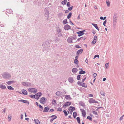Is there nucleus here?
I'll list each match as a JSON object with an SVG mask.
<instances>
[{
    "instance_id": "f257e3e1",
    "label": "nucleus",
    "mask_w": 124,
    "mask_h": 124,
    "mask_svg": "<svg viewBox=\"0 0 124 124\" xmlns=\"http://www.w3.org/2000/svg\"><path fill=\"white\" fill-rule=\"evenodd\" d=\"M2 76L4 78L6 79H9L11 77V74L7 72H4L2 75Z\"/></svg>"
},
{
    "instance_id": "f03ea898",
    "label": "nucleus",
    "mask_w": 124,
    "mask_h": 124,
    "mask_svg": "<svg viewBox=\"0 0 124 124\" xmlns=\"http://www.w3.org/2000/svg\"><path fill=\"white\" fill-rule=\"evenodd\" d=\"M117 14L115 13L114 14L113 17V24L114 25H116L117 23Z\"/></svg>"
},
{
    "instance_id": "7ed1b4c3",
    "label": "nucleus",
    "mask_w": 124,
    "mask_h": 124,
    "mask_svg": "<svg viewBox=\"0 0 124 124\" xmlns=\"http://www.w3.org/2000/svg\"><path fill=\"white\" fill-rule=\"evenodd\" d=\"M22 84L24 86L27 87H30L32 85L31 83L30 82H23L22 83Z\"/></svg>"
},
{
    "instance_id": "20e7f679",
    "label": "nucleus",
    "mask_w": 124,
    "mask_h": 124,
    "mask_svg": "<svg viewBox=\"0 0 124 124\" xmlns=\"http://www.w3.org/2000/svg\"><path fill=\"white\" fill-rule=\"evenodd\" d=\"M47 99L44 97H42L39 100L40 102L42 104H44L46 103L47 101Z\"/></svg>"
},
{
    "instance_id": "39448f33",
    "label": "nucleus",
    "mask_w": 124,
    "mask_h": 124,
    "mask_svg": "<svg viewBox=\"0 0 124 124\" xmlns=\"http://www.w3.org/2000/svg\"><path fill=\"white\" fill-rule=\"evenodd\" d=\"M28 91L31 93H36L37 92L36 89L32 88H30L28 89Z\"/></svg>"
},
{
    "instance_id": "423d86ee",
    "label": "nucleus",
    "mask_w": 124,
    "mask_h": 124,
    "mask_svg": "<svg viewBox=\"0 0 124 124\" xmlns=\"http://www.w3.org/2000/svg\"><path fill=\"white\" fill-rule=\"evenodd\" d=\"M85 32V30L80 31L77 32V33L78 34V36L80 37L84 34V32Z\"/></svg>"
},
{
    "instance_id": "0eeeda50",
    "label": "nucleus",
    "mask_w": 124,
    "mask_h": 124,
    "mask_svg": "<svg viewBox=\"0 0 124 124\" xmlns=\"http://www.w3.org/2000/svg\"><path fill=\"white\" fill-rule=\"evenodd\" d=\"M88 101L90 103H98V101H95L94 99L92 98L90 99Z\"/></svg>"
},
{
    "instance_id": "6e6552de",
    "label": "nucleus",
    "mask_w": 124,
    "mask_h": 124,
    "mask_svg": "<svg viewBox=\"0 0 124 124\" xmlns=\"http://www.w3.org/2000/svg\"><path fill=\"white\" fill-rule=\"evenodd\" d=\"M57 31L58 33V36L60 37L62 35L61 31L62 30L61 29H60L58 28L57 29Z\"/></svg>"
},
{
    "instance_id": "1a4fd4ad",
    "label": "nucleus",
    "mask_w": 124,
    "mask_h": 124,
    "mask_svg": "<svg viewBox=\"0 0 124 124\" xmlns=\"http://www.w3.org/2000/svg\"><path fill=\"white\" fill-rule=\"evenodd\" d=\"M64 29L66 30H68L71 29V27L68 24L65 25L64 27Z\"/></svg>"
},
{
    "instance_id": "9d476101",
    "label": "nucleus",
    "mask_w": 124,
    "mask_h": 124,
    "mask_svg": "<svg viewBox=\"0 0 124 124\" xmlns=\"http://www.w3.org/2000/svg\"><path fill=\"white\" fill-rule=\"evenodd\" d=\"M55 94L56 95L58 96L59 97L62 96V95H63V93H62L60 91H57V92Z\"/></svg>"
},
{
    "instance_id": "9b49d317",
    "label": "nucleus",
    "mask_w": 124,
    "mask_h": 124,
    "mask_svg": "<svg viewBox=\"0 0 124 124\" xmlns=\"http://www.w3.org/2000/svg\"><path fill=\"white\" fill-rule=\"evenodd\" d=\"M71 104V102H67L65 103L63 106V107H66L69 105H70Z\"/></svg>"
},
{
    "instance_id": "f8f14e48",
    "label": "nucleus",
    "mask_w": 124,
    "mask_h": 124,
    "mask_svg": "<svg viewBox=\"0 0 124 124\" xmlns=\"http://www.w3.org/2000/svg\"><path fill=\"white\" fill-rule=\"evenodd\" d=\"M83 51V50L82 49H81L79 50H78L77 53V55H79V54H80L82 53Z\"/></svg>"
},
{
    "instance_id": "ddd939ff",
    "label": "nucleus",
    "mask_w": 124,
    "mask_h": 124,
    "mask_svg": "<svg viewBox=\"0 0 124 124\" xmlns=\"http://www.w3.org/2000/svg\"><path fill=\"white\" fill-rule=\"evenodd\" d=\"M68 42L70 43H73V42L72 41V40L71 38V37H69L67 39Z\"/></svg>"
},
{
    "instance_id": "4468645a",
    "label": "nucleus",
    "mask_w": 124,
    "mask_h": 124,
    "mask_svg": "<svg viewBox=\"0 0 124 124\" xmlns=\"http://www.w3.org/2000/svg\"><path fill=\"white\" fill-rule=\"evenodd\" d=\"M18 101L20 102H22L25 103H28L29 104V102L27 100H18Z\"/></svg>"
},
{
    "instance_id": "2eb2a0df",
    "label": "nucleus",
    "mask_w": 124,
    "mask_h": 124,
    "mask_svg": "<svg viewBox=\"0 0 124 124\" xmlns=\"http://www.w3.org/2000/svg\"><path fill=\"white\" fill-rule=\"evenodd\" d=\"M49 12L47 10H46L45 14V16L46 17L48 18L49 16Z\"/></svg>"
},
{
    "instance_id": "dca6fc26",
    "label": "nucleus",
    "mask_w": 124,
    "mask_h": 124,
    "mask_svg": "<svg viewBox=\"0 0 124 124\" xmlns=\"http://www.w3.org/2000/svg\"><path fill=\"white\" fill-rule=\"evenodd\" d=\"M51 117L52 118L53 117V118H52L50 120V121L51 122H52L54 119L57 118L56 116L54 115L52 116Z\"/></svg>"
},
{
    "instance_id": "f3484780",
    "label": "nucleus",
    "mask_w": 124,
    "mask_h": 124,
    "mask_svg": "<svg viewBox=\"0 0 124 124\" xmlns=\"http://www.w3.org/2000/svg\"><path fill=\"white\" fill-rule=\"evenodd\" d=\"M49 109L48 107H46L44 108L43 112H47L48 111V110Z\"/></svg>"
},
{
    "instance_id": "a211bd4d",
    "label": "nucleus",
    "mask_w": 124,
    "mask_h": 124,
    "mask_svg": "<svg viewBox=\"0 0 124 124\" xmlns=\"http://www.w3.org/2000/svg\"><path fill=\"white\" fill-rule=\"evenodd\" d=\"M75 107L72 106H70V107L69 108V110L70 111L71 110V112H73V111L75 110Z\"/></svg>"
},
{
    "instance_id": "6ab92c4d",
    "label": "nucleus",
    "mask_w": 124,
    "mask_h": 124,
    "mask_svg": "<svg viewBox=\"0 0 124 124\" xmlns=\"http://www.w3.org/2000/svg\"><path fill=\"white\" fill-rule=\"evenodd\" d=\"M65 97L66 99L69 100H70L72 99V98L70 97V95H65Z\"/></svg>"
},
{
    "instance_id": "aec40b11",
    "label": "nucleus",
    "mask_w": 124,
    "mask_h": 124,
    "mask_svg": "<svg viewBox=\"0 0 124 124\" xmlns=\"http://www.w3.org/2000/svg\"><path fill=\"white\" fill-rule=\"evenodd\" d=\"M78 71V69L76 68H73L72 70V71L74 73H76Z\"/></svg>"
},
{
    "instance_id": "412c9836",
    "label": "nucleus",
    "mask_w": 124,
    "mask_h": 124,
    "mask_svg": "<svg viewBox=\"0 0 124 124\" xmlns=\"http://www.w3.org/2000/svg\"><path fill=\"white\" fill-rule=\"evenodd\" d=\"M85 38H86L85 37H85H81L78 39H77V41H76V42H77L78 41H79L81 39H83L84 40L85 39Z\"/></svg>"
},
{
    "instance_id": "4be33fe9",
    "label": "nucleus",
    "mask_w": 124,
    "mask_h": 124,
    "mask_svg": "<svg viewBox=\"0 0 124 124\" xmlns=\"http://www.w3.org/2000/svg\"><path fill=\"white\" fill-rule=\"evenodd\" d=\"M22 94L25 95H27V93L26 91L24 89H23L22 90Z\"/></svg>"
},
{
    "instance_id": "5701e85b",
    "label": "nucleus",
    "mask_w": 124,
    "mask_h": 124,
    "mask_svg": "<svg viewBox=\"0 0 124 124\" xmlns=\"http://www.w3.org/2000/svg\"><path fill=\"white\" fill-rule=\"evenodd\" d=\"M73 81V79L72 77H70L68 78V81L70 83H72Z\"/></svg>"
},
{
    "instance_id": "b1692460",
    "label": "nucleus",
    "mask_w": 124,
    "mask_h": 124,
    "mask_svg": "<svg viewBox=\"0 0 124 124\" xmlns=\"http://www.w3.org/2000/svg\"><path fill=\"white\" fill-rule=\"evenodd\" d=\"M34 121L36 124H40V122L37 119H35Z\"/></svg>"
},
{
    "instance_id": "393cba45",
    "label": "nucleus",
    "mask_w": 124,
    "mask_h": 124,
    "mask_svg": "<svg viewBox=\"0 0 124 124\" xmlns=\"http://www.w3.org/2000/svg\"><path fill=\"white\" fill-rule=\"evenodd\" d=\"M0 88L2 89H5L6 88L5 85L2 84L0 85Z\"/></svg>"
},
{
    "instance_id": "a878e982",
    "label": "nucleus",
    "mask_w": 124,
    "mask_h": 124,
    "mask_svg": "<svg viewBox=\"0 0 124 124\" xmlns=\"http://www.w3.org/2000/svg\"><path fill=\"white\" fill-rule=\"evenodd\" d=\"M80 104L84 108L85 106V104L82 101H80L79 102Z\"/></svg>"
},
{
    "instance_id": "bb28decb",
    "label": "nucleus",
    "mask_w": 124,
    "mask_h": 124,
    "mask_svg": "<svg viewBox=\"0 0 124 124\" xmlns=\"http://www.w3.org/2000/svg\"><path fill=\"white\" fill-rule=\"evenodd\" d=\"M14 82V81H9L6 82V83L8 85H10L12 84Z\"/></svg>"
},
{
    "instance_id": "cd10ccee",
    "label": "nucleus",
    "mask_w": 124,
    "mask_h": 124,
    "mask_svg": "<svg viewBox=\"0 0 124 124\" xmlns=\"http://www.w3.org/2000/svg\"><path fill=\"white\" fill-rule=\"evenodd\" d=\"M82 116L84 117H85V115H86V112L85 111H82Z\"/></svg>"
},
{
    "instance_id": "c85d7f7f",
    "label": "nucleus",
    "mask_w": 124,
    "mask_h": 124,
    "mask_svg": "<svg viewBox=\"0 0 124 124\" xmlns=\"http://www.w3.org/2000/svg\"><path fill=\"white\" fill-rule=\"evenodd\" d=\"M7 12L9 13H11L12 12V11L11 9H7Z\"/></svg>"
},
{
    "instance_id": "c756f323",
    "label": "nucleus",
    "mask_w": 124,
    "mask_h": 124,
    "mask_svg": "<svg viewBox=\"0 0 124 124\" xmlns=\"http://www.w3.org/2000/svg\"><path fill=\"white\" fill-rule=\"evenodd\" d=\"M80 86L85 88H86L87 87V85L85 84L84 83H82V85H80Z\"/></svg>"
},
{
    "instance_id": "7c9ffc66",
    "label": "nucleus",
    "mask_w": 124,
    "mask_h": 124,
    "mask_svg": "<svg viewBox=\"0 0 124 124\" xmlns=\"http://www.w3.org/2000/svg\"><path fill=\"white\" fill-rule=\"evenodd\" d=\"M7 88L9 90H14V88L10 86H8Z\"/></svg>"
},
{
    "instance_id": "2f4dec72",
    "label": "nucleus",
    "mask_w": 124,
    "mask_h": 124,
    "mask_svg": "<svg viewBox=\"0 0 124 124\" xmlns=\"http://www.w3.org/2000/svg\"><path fill=\"white\" fill-rule=\"evenodd\" d=\"M76 119L78 123L79 124H80V117H77Z\"/></svg>"
},
{
    "instance_id": "473e14b6",
    "label": "nucleus",
    "mask_w": 124,
    "mask_h": 124,
    "mask_svg": "<svg viewBox=\"0 0 124 124\" xmlns=\"http://www.w3.org/2000/svg\"><path fill=\"white\" fill-rule=\"evenodd\" d=\"M67 19H65L63 20L62 23L63 24H64L68 23V22L67 21Z\"/></svg>"
},
{
    "instance_id": "72a5a7b5",
    "label": "nucleus",
    "mask_w": 124,
    "mask_h": 124,
    "mask_svg": "<svg viewBox=\"0 0 124 124\" xmlns=\"http://www.w3.org/2000/svg\"><path fill=\"white\" fill-rule=\"evenodd\" d=\"M72 15V13L70 12V13L67 16V18L68 19H69L70 17Z\"/></svg>"
},
{
    "instance_id": "f704fd0d",
    "label": "nucleus",
    "mask_w": 124,
    "mask_h": 124,
    "mask_svg": "<svg viewBox=\"0 0 124 124\" xmlns=\"http://www.w3.org/2000/svg\"><path fill=\"white\" fill-rule=\"evenodd\" d=\"M73 116L74 118H75L77 115V112H74L73 114Z\"/></svg>"
},
{
    "instance_id": "c9c22d12",
    "label": "nucleus",
    "mask_w": 124,
    "mask_h": 124,
    "mask_svg": "<svg viewBox=\"0 0 124 124\" xmlns=\"http://www.w3.org/2000/svg\"><path fill=\"white\" fill-rule=\"evenodd\" d=\"M85 71H83V70H81L79 71V74H85Z\"/></svg>"
},
{
    "instance_id": "e433bc0d",
    "label": "nucleus",
    "mask_w": 124,
    "mask_h": 124,
    "mask_svg": "<svg viewBox=\"0 0 124 124\" xmlns=\"http://www.w3.org/2000/svg\"><path fill=\"white\" fill-rule=\"evenodd\" d=\"M71 38L72 40L73 39H77V37L75 35H74L72 37H71Z\"/></svg>"
},
{
    "instance_id": "4c0bfd02",
    "label": "nucleus",
    "mask_w": 124,
    "mask_h": 124,
    "mask_svg": "<svg viewBox=\"0 0 124 124\" xmlns=\"http://www.w3.org/2000/svg\"><path fill=\"white\" fill-rule=\"evenodd\" d=\"M67 2L66 0H64V1H62V4L63 5H65Z\"/></svg>"
},
{
    "instance_id": "58836bf2",
    "label": "nucleus",
    "mask_w": 124,
    "mask_h": 124,
    "mask_svg": "<svg viewBox=\"0 0 124 124\" xmlns=\"http://www.w3.org/2000/svg\"><path fill=\"white\" fill-rule=\"evenodd\" d=\"M74 62L75 64H77L78 63V61L77 59H75L74 60Z\"/></svg>"
},
{
    "instance_id": "ea45409f",
    "label": "nucleus",
    "mask_w": 124,
    "mask_h": 124,
    "mask_svg": "<svg viewBox=\"0 0 124 124\" xmlns=\"http://www.w3.org/2000/svg\"><path fill=\"white\" fill-rule=\"evenodd\" d=\"M11 118H12L11 115H8V118L9 119V121H10V120L11 119Z\"/></svg>"
},
{
    "instance_id": "a19ab883",
    "label": "nucleus",
    "mask_w": 124,
    "mask_h": 124,
    "mask_svg": "<svg viewBox=\"0 0 124 124\" xmlns=\"http://www.w3.org/2000/svg\"><path fill=\"white\" fill-rule=\"evenodd\" d=\"M92 24L93 25V26L96 28H97L98 25L96 24H95L94 23H92Z\"/></svg>"
},
{
    "instance_id": "79ce46f5",
    "label": "nucleus",
    "mask_w": 124,
    "mask_h": 124,
    "mask_svg": "<svg viewBox=\"0 0 124 124\" xmlns=\"http://www.w3.org/2000/svg\"><path fill=\"white\" fill-rule=\"evenodd\" d=\"M52 103L53 104H56V100L53 99L52 100Z\"/></svg>"
},
{
    "instance_id": "37998d69",
    "label": "nucleus",
    "mask_w": 124,
    "mask_h": 124,
    "mask_svg": "<svg viewBox=\"0 0 124 124\" xmlns=\"http://www.w3.org/2000/svg\"><path fill=\"white\" fill-rule=\"evenodd\" d=\"M87 119H89V120L91 121H92V117L89 116H88L87 117Z\"/></svg>"
},
{
    "instance_id": "c03bdc74",
    "label": "nucleus",
    "mask_w": 124,
    "mask_h": 124,
    "mask_svg": "<svg viewBox=\"0 0 124 124\" xmlns=\"http://www.w3.org/2000/svg\"><path fill=\"white\" fill-rule=\"evenodd\" d=\"M63 112L65 116H66L68 115L67 112L66 110H64Z\"/></svg>"
},
{
    "instance_id": "a18cd8bd",
    "label": "nucleus",
    "mask_w": 124,
    "mask_h": 124,
    "mask_svg": "<svg viewBox=\"0 0 124 124\" xmlns=\"http://www.w3.org/2000/svg\"><path fill=\"white\" fill-rule=\"evenodd\" d=\"M37 94L38 96H39L38 97H39L42 95V93L41 92H39L37 93Z\"/></svg>"
},
{
    "instance_id": "49530a36",
    "label": "nucleus",
    "mask_w": 124,
    "mask_h": 124,
    "mask_svg": "<svg viewBox=\"0 0 124 124\" xmlns=\"http://www.w3.org/2000/svg\"><path fill=\"white\" fill-rule=\"evenodd\" d=\"M100 93L102 96H104L105 95V93L103 91H101L100 92Z\"/></svg>"
},
{
    "instance_id": "de8ad7c7",
    "label": "nucleus",
    "mask_w": 124,
    "mask_h": 124,
    "mask_svg": "<svg viewBox=\"0 0 124 124\" xmlns=\"http://www.w3.org/2000/svg\"><path fill=\"white\" fill-rule=\"evenodd\" d=\"M80 76L81 75H79L77 76V79L78 80H80Z\"/></svg>"
},
{
    "instance_id": "09e8293b",
    "label": "nucleus",
    "mask_w": 124,
    "mask_h": 124,
    "mask_svg": "<svg viewBox=\"0 0 124 124\" xmlns=\"http://www.w3.org/2000/svg\"><path fill=\"white\" fill-rule=\"evenodd\" d=\"M82 83L81 82L78 81L77 83L80 86V85H81Z\"/></svg>"
},
{
    "instance_id": "8fccbe9b",
    "label": "nucleus",
    "mask_w": 124,
    "mask_h": 124,
    "mask_svg": "<svg viewBox=\"0 0 124 124\" xmlns=\"http://www.w3.org/2000/svg\"><path fill=\"white\" fill-rule=\"evenodd\" d=\"M31 98H35V95H31L29 96Z\"/></svg>"
},
{
    "instance_id": "3c124183",
    "label": "nucleus",
    "mask_w": 124,
    "mask_h": 124,
    "mask_svg": "<svg viewBox=\"0 0 124 124\" xmlns=\"http://www.w3.org/2000/svg\"><path fill=\"white\" fill-rule=\"evenodd\" d=\"M73 7V6H72L70 7L69 8H68V9L69 10L71 11Z\"/></svg>"
},
{
    "instance_id": "603ef678",
    "label": "nucleus",
    "mask_w": 124,
    "mask_h": 124,
    "mask_svg": "<svg viewBox=\"0 0 124 124\" xmlns=\"http://www.w3.org/2000/svg\"><path fill=\"white\" fill-rule=\"evenodd\" d=\"M67 6L68 7H69L70 6V2H68L67 4Z\"/></svg>"
},
{
    "instance_id": "864d4df0",
    "label": "nucleus",
    "mask_w": 124,
    "mask_h": 124,
    "mask_svg": "<svg viewBox=\"0 0 124 124\" xmlns=\"http://www.w3.org/2000/svg\"><path fill=\"white\" fill-rule=\"evenodd\" d=\"M107 22V20H105V21L103 23V25L105 26H106L105 24H106Z\"/></svg>"
},
{
    "instance_id": "5fc2aeb1",
    "label": "nucleus",
    "mask_w": 124,
    "mask_h": 124,
    "mask_svg": "<svg viewBox=\"0 0 124 124\" xmlns=\"http://www.w3.org/2000/svg\"><path fill=\"white\" fill-rule=\"evenodd\" d=\"M106 3L107 4V6L108 7H109L110 5V2L109 1H106Z\"/></svg>"
},
{
    "instance_id": "6e6d98bb",
    "label": "nucleus",
    "mask_w": 124,
    "mask_h": 124,
    "mask_svg": "<svg viewBox=\"0 0 124 124\" xmlns=\"http://www.w3.org/2000/svg\"><path fill=\"white\" fill-rule=\"evenodd\" d=\"M97 74L96 73H94L93 75V76L94 78H95V77L97 76Z\"/></svg>"
},
{
    "instance_id": "4d7b16f0",
    "label": "nucleus",
    "mask_w": 124,
    "mask_h": 124,
    "mask_svg": "<svg viewBox=\"0 0 124 124\" xmlns=\"http://www.w3.org/2000/svg\"><path fill=\"white\" fill-rule=\"evenodd\" d=\"M93 113L95 115H98L97 112L96 111H93Z\"/></svg>"
},
{
    "instance_id": "13d9d810",
    "label": "nucleus",
    "mask_w": 124,
    "mask_h": 124,
    "mask_svg": "<svg viewBox=\"0 0 124 124\" xmlns=\"http://www.w3.org/2000/svg\"><path fill=\"white\" fill-rule=\"evenodd\" d=\"M99 55H95L94 57V59L96 57H98V58H99Z\"/></svg>"
},
{
    "instance_id": "bf43d9fd",
    "label": "nucleus",
    "mask_w": 124,
    "mask_h": 124,
    "mask_svg": "<svg viewBox=\"0 0 124 124\" xmlns=\"http://www.w3.org/2000/svg\"><path fill=\"white\" fill-rule=\"evenodd\" d=\"M96 42V40L95 41V40L93 39V41L91 43L93 44H95V43Z\"/></svg>"
},
{
    "instance_id": "052dcab7",
    "label": "nucleus",
    "mask_w": 124,
    "mask_h": 124,
    "mask_svg": "<svg viewBox=\"0 0 124 124\" xmlns=\"http://www.w3.org/2000/svg\"><path fill=\"white\" fill-rule=\"evenodd\" d=\"M57 110L59 111H62V108H59L57 109Z\"/></svg>"
},
{
    "instance_id": "680f3d73",
    "label": "nucleus",
    "mask_w": 124,
    "mask_h": 124,
    "mask_svg": "<svg viewBox=\"0 0 124 124\" xmlns=\"http://www.w3.org/2000/svg\"><path fill=\"white\" fill-rule=\"evenodd\" d=\"M105 67L106 68H107L108 66V63H106L105 64Z\"/></svg>"
},
{
    "instance_id": "e2e57ef3",
    "label": "nucleus",
    "mask_w": 124,
    "mask_h": 124,
    "mask_svg": "<svg viewBox=\"0 0 124 124\" xmlns=\"http://www.w3.org/2000/svg\"><path fill=\"white\" fill-rule=\"evenodd\" d=\"M97 39V36H95L94 37V38L93 39L95 40V41Z\"/></svg>"
},
{
    "instance_id": "0e129e2a",
    "label": "nucleus",
    "mask_w": 124,
    "mask_h": 124,
    "mask_svg": "<svg viewBox=\"0 0 124 124\" xmlns=\"http://www.w3.org/2000/svg\"><path fill=\"white\" fill-rule=\"evenodd\" d=\"M75 47L77 48H80L81 47L79 46L78 45H76L75 46Z\"/></svg>"
},
{
    "instance_id": "69168bd1",
    "label": "nucleus",
    "mask_w": 124,
    "mask_h": 124,
    "mask_svg": "<svg viewBox=\"0 0 124 124\" xmlns=\"http://www.w3.org/2000/svg\"><path fill=\"white\" fill-rule=\"evenodd\" d=\"M39 108H42V110L43 109L42 107L40 105H39Z\"/></svg>"
},
{
    "instance_id": "338daca9",
    "label": "nucleus",
    "mask_w": 124,
    "mask_h": 124,
    "mask_svg": "<svg viewBox=\"0 0 124 124\" xmlns=\"http://www.w3.org/2000/svg\"><path fill=\"white\" fill-rule=\"evenodd\" d=\"M92 33L93 34H95L96 33V31H95L93 30L92 31Z\"/></svg>"
},
{
    "instance_id": "774afa93",
    "label": "nucleus",
    "mask_w": 124,
    "mask_h": 124,
    "mask_svg": "<svg viewBox=\"0 0 124 124\" xmlns=\"http://www.w3.org/2000/svg\"><path fill=\"white\" fill-rule=\"evenodd\" d=\"M39 97H37L36 96V97H35V98H34L38 100L39 99Z\"/></svg>"
}]
</instances>
